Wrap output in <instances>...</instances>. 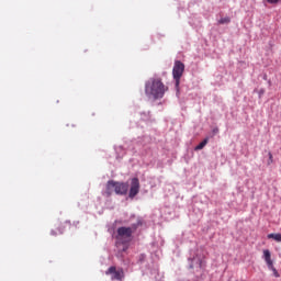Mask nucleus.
Listing matches in <instances>:
<instances>
[{"label": "nucleus", "mask_w": 281, "mask_h": 281, "mask_svg": "<svg viewBox=\"0 0 281 281\" xmlns=\"http://www.w3.org/2000/svg\"><path fill=\"white\" fill-rule=\"evenodd\" d=\"M168 91V86L164 85L160 78H150L145 82V95L153 100H161Z\"/></svg>", "instance_id": "obj_1"}, {"label": "nucleus", "mask_w": 281, "mask_h": 281, "mask_svg": "<svg viewBox=\"0 0 281 281\" xmlns=\"http://www.w3.org/2000/svg\"><path fill=\"white\" fill-rule=\"evenodd\" d=\"M139 227V223L132 224L131 226H121L116 231V240L122 243L123 245L126 243H131L133 238V234L137 232V228Z\"/></svg>", "instance_id": "obj_2"}, {"label": "nucleus", "mask_w": 281, "mask_h": 281, "mask_svg": "<svg viewBox=\"0 0 281 281\" xmlns=\"http://www.w3.org/2000/svg\"><path fill=\"white\" fill-rule=\"evenodd\" d=\"M113 192H115V194H120V195L127 194L128 183L116 182L115 180L108 181L106 187H105L106 196H111V194H113Z\"/></svg>", "instance_id": "obj_3"}, {"label": "nucleus", "mask_w": 281, "mask_h": 281, "mask_svg": "<svg viewBox=\"0 0 281 281\" xmlns=\"http://www.w3.org/2000/svg\"><path fill=\"white\" fill-rule=\"evenodd\" d=\"M183 71H186V65L180 60H176L172 69L173 80L176 81V87H179L181 82V76H183Z\"/></svg>", "instance_id": "obj_4"}, {"label": "nucleus", "mask_w": 281, "mask_h": 281, "mask_svg": "<svg viewBox=\"0 0 281 281\" xmlns=\"http://www.w3.org/2000/svg\"><path fill=\"white\" fill-rule=\"evenodd\" d=\"M105 276H111V280L122 281L124 279V269L117 270L115 266H112L105 271Z\"/></svg>", "instance_id": "obj_5"}, {"label": "nucleus", "mask_w": 281, "mask_h": 281, "mask_svg": "<svg viewBox=\"0 0 281 281\" xmlns=\"http://www.w3.org/2000/svg\"><path fill=\"white\" fill-rule=\"evenodd\" d=\"M263 259L267 262L270 271L273 272L274 278H280V273L278 272L276 267H273V260H271V251H269V249L263 250Z\"/></svg>", "instance_id": "obj_6"}, {"label": "nucleus", "mask_w": 281, "mask_h": 281, "mask_svg": "<svg viewBox=\"0 0 281 281\" xmlns=\"http://www.w3.org/2000/svg\"><path fill=\"white\" fill-rule=\"evenodd\" d=\"M137 194H139V179L133 178L131 181L128 196H130V199H135V196H137Z\"/></svg>", "instance_id": "obj_7"}, {"label": "nucleus", "mask_w": 281, "mask_h": 281, "mask_svg": "<svg viewBox=\"0 0 281 281\" xmlns=\"http://www.w3.org/2000/svg\"><path fill=\"white\" fill-rule=\"evenodd\" d=\"M207 142H210V138H204L203 142L195 146L194 150H203L207 146Z\"/></svg>", "instance_id": "obj_8"}, {"label": "nucleus", "mask_w": 281, "mask_h": 281, "mask_svg": "<svg viewBox=\"0 0 281 281\" xmlns=\"http://www.w3.org/2000/svg\"><path fill=\"white\" fill-rule=\"evenodd\" d=\"M268 238L272 240H276V243H281V234L280 233H277V234H268Z\"/></svg>", "instance_id": "obj_9"}, {"label": "nucleus", "mask_w": 281, "mask_h": 281, "mask_svg": "<svg viewBox=\"0 0 281 281\" xmlns=\"http://www.w3.org/2000/svg\"><path fill=\"white\" fill-rule=\"evenodd\" d=\"M218 25H227L229 23H232V19H229V16H226V18H222L218 20Z\"/></svg>", "instance_id": "obj_10"}, {"label": "nucleus", "mask_w": 281, "mask_h": 281, "mask_svg": "<svg viewBox=\"0 0 281 281\" xmlns=\"http://www.w3.org/2000/svg\"><path fill=\"white\" fill-rule=\"evenodd\" d=\"M268 157H269V161H268V165L270 166V164L273 162V154H271V151L268 154Z\"/></svg>", "instance_id": "obj_11"}, {"label": "nucleus", "mask_w": 281, "mask_h": 281, "mask_svg": "<svg viewBox=\"0 0 281 281\" xmlns=\"http://www.w3.org/2000/svg\"><path fill=\"white\" fill-rule=\"evenodd\" d=\"M71 227V223L70 222H65L64 224H60L61 229H65V226Z\"/></svg>", "instance_id": "obj_12"}, {"label": "nucleus", "mask_w": 281, "mask_h": 281, "mask_svg": "<svg viewBox=\"0 0 281 281\" xmlns=\"http://www.w3.org/2000/svg\"><path fill=\"white\" fill-rule=\"evenodd\" d=\"M272 5H277V3H280V0H267Z\"/></svg>", "instance_id": "obj_13"}, {"label": "nucleus", "mask_w": 281, "mask_h": 281, "mask_svg": "<svg viewBox=\"0 0 281 281\" xmlns=\"http://www.w3.org/2000/svg\"><path fill=\"white\" fill-rule=\"evenodd\" d=\"M52 236H58V233L56 231H52Z\"/></svg>", "instance_id": "obj_14"}, {"label": "nucleus", "mask_w": 281, "mask_h": 281, "mask_svg": "<svg viewBox=\"0 0 281 281\" xmlns=\"http://www.w3.org/2000/svg\"><path fill=\"white\" fill-rule=\"evenodd\" d=\"M64 231L61 228L58 229V234H63Z\"/></svg>", "instance_id": "obj_15"}, {"label": "nucleus", "mask_w": 281, "mask_h": 281, "mask_svg": "<svg viewBox=\"0 0 281 281\" xmlns=\"http://www.w3.org/2000/svg\"><path fill=\"white\" fill-rule=\"evenodd\" d=\"M200 267H203V261L200 262Z\"/></svg>", "instance_id": "obj_16"}]
</instances>
